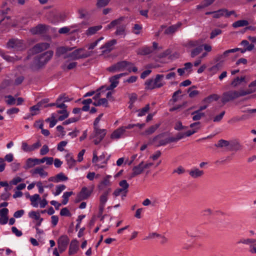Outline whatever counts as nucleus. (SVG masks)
<instances>
[{
  "mask_svg": "<svg viewBox=\"0 0 256 256\" xmlns=\"http://www.w3.org/2000/svg\"><path fill=\"white\" fill-rule=\"evenodd\" d=\"M6 45L8 48H12L16 50H21L24 48L22 40L14 38L10 39Z\"/></svg>",
  "mask_w": 256,
  "mask_h": 256,
  "instance_id": "9",
  "label": "nucleus"
},
{
  "mask_svg": "<svg viewBox=\"0 0 256 256\" xmlns=\"http://www.w3.org/2000/svg\"><path fill=\"white\" fill-rule=\"evenodd\" d=\"M110 177V176L108 175L104 178L102 181L100 182L98 186V188L100 190H102L106 186L110 185V182L109 180Z\"/></svg>",
  "mask_w": 256,
  "mask_h": 256,
  "instance_id": "17",
  "label": "nucleus"
},
{
  "mask_svg": "<svg viewBox=\"0 0 256 256\" xmlns=\"http://www.w3.org/2000/svg\"><path fill=\"white\" fill-rule=\"evenodd\" d=\"M40 106H38V104L31 106L30 108V110L31 112V116H36L39 114L40 112Z\"/></svg>",
  "mask_w": 256,
  "mask_h": 256,
  "instance_id": "52",
  "label": "nucleus"
},
{
  "mask_svg": "<svg viewBox=\"0 0 256 256\" xmlns=\"http://www.w3.org/2000/svg\"><path fill=\"white\" fill-rule=\"evenodd\" d=\"M160 126V124H156V125L150 126L145 130L144 134L146 135H150L153 134L158 128Z\"/></svg>",
  "mask_w": 256,
  "mask_h": 256,
  "instance_id": "43",
  "label": "nucleus"
},
{
  "mask_svg": "<svg viewBox=\"0 0 256 256\" xmlns=\"http://www.w3.org/2000/svg\"><path fill=\"white\" fill-rule=\"evenodd\" d=\"M118 79V76L116 74L110 78V82H111V84L106 88V90H112L116 88L119 83Z\"/></svg>",
  "mask_w": 256,
  "mask_h": 256,
  "instance_id": "19",
  "label": "nucleus"
},
{
  "mask_svg": "<svg viewBox=\"0 0 256 256\" xmlns=\"http://www.w3.org/2000/svg\"><path fill=\"white\" fill-rule=\"evenodd\" d=\"M255 91V90H252V89H249L246 90H240L239 92L236 90H230L223 93L221 100L223 104H225L240 96L250 94Z\"/></svg>",
  "mask_w": 256,
  "mask_h": 256,
  "instance_id": "2",
  "label": "nucleus"
},
{
  "mask_svg": "<svg viewBox=\"0 0 256 256\" xmlns=\"http://www.w3.org/2000/svg\"><path fill=\"white\" fill-rule=\"evenodd\" d=\"M230 142L229 141L222 139L219 140L216 144H215V146L217 148H226L228 150Z\"/></svg>",
  "mask_w": 256,
  "mask_h": 256,
  "instance_id": "33",
  "label": "nucleus"
},
{
  "mask_svg": "<svg viewBox=\"0 0 256 256\" xmlns=\"http://www.w3.org/2000/svg\"><path fill=\"white\" fill-rule=\"evenodd\" d=\"M203 50V46L202 44L199 46L192 49L190 52V56L192 58L196 57L198 56L202 52Z\"/></svg>",
  "mask_w": 256,
  "mask_h": 256,
  "instance_id": "32",
  "label": "nucleus"
},
{
  "mask_svg": "<svg viewBox=\"0 0 256 256\" xmlns=\"http://www.w3.org/2000/svg\"><path fill=\"white\" fill-rule=\"evenodd\" d=\"M30 173L32 176H35L37 174H38L42 177L46 176L48 175L46 172L44 171L42 168L40 167H37L34 169L30 170Z\"/></svg>",
  "mask_w": 256,
  "mask_h": 256,
  "instance_id": "15",
  "label": "nucleus"
},
{
  "mask_svg": "<svg viewBox=\"0 0 256 256\" xmlns=\"http://www.w3.org/2000/svg\"><path fill=\"white\" fill-rule=\"evenodd\" d=\"M56 18H54V19L52 20V22H56L59 21H64L65 20L66 18V15L64 13L58 12H57Z\"/></svg>",
  "mask_w": 256,
  "mask_h": 256,
  "instance_id": "40",
  "label": "nucleus"
},
{
  "mask_svg": "<svg viewBox=\"0 0 256 256\" xmlns=\"http://www.w3.org/2000/svg\"><path fill=\"white\" fill-rule=\"evenodd\" d=\"M142 29V26L141 25L138 24H135L132 28V32H134L136 34H138L140 32V30Z\"/></svg>",
  "mask_w": 256,
  "mask_h": 256,
  "instance_id": "60",
  "label": "nucleus"
},
{
  "mask_svg": "<svg viewBox=\"0 0 256 256\" xmlns=\"http://www.w3.org/2000/svg\"><path fill=\"white\" fill-rule=\"evenodd\" d=\"M222 68V64L219 62L212 66L209 68V71L212 73V74H216Z\"/></svg>",
  "mask_w": 256,
  "mask_h": 256,
  "instance_id": "46",
  "label": "nucleus"
},
{
  "mask_svg": "<svg viewBox=\"0 0 256 256\" xmlns=\"http://www.w3.org/2000/svg\"><path fill=\"white\" fill-rule=\"evenodd\" d=\"M83 50V48L77 49L72 52L64 56V59L70 58L71 60H76L80 58H86L90 56V54L87 53L82 54V52Z\"/></svg>",
  "mask_w": 256,
  "mask_h": 256,
  "instance_id": "6",
  "label": "nucleus"
},
{
  "mask_svg": "<svg viewBox=\"0 0 256 256\" xmlns=\"http://www.w3.org/2000/svg\"><path fill=\"white\" fill-rule=\"evenodd\" d=\"M182 92L180 90H178L175 92L172 96V99L170 100L169 103L172 104H174L175 102H176L178 100V94H180Z\"/></svg>",
  "mask_w": 256,
  "mask_h": 256,
  "instance_id": "47",
  "label": "nucleus"
},
{
  "mask_svg": "<svg viewBox=\"0 0 256 256\" xmlns=\"http://www.w3.org/2000/svg\"><path fill=\"white\" fill-rule=\"evenodd\" d=\"M119 185L122 187L121 188L124 190V196H126L128 192V188L129 187V184L127 182L126 180H122L119 182Z\"/></svg>",
  "mask_w": 256,
  "mask_h": 256,
  "instance_id": "39",
  "label": "nucleus"
},
{
  "mask_svg": "<svg viewBox=\"0 0 256 256\" xmlns=\"http://www.w3.org/2000/svg\"><path fill=\"white\" fill-rule=\"evenodd\" d=\"M126 26L125 25H120L117 27L116 30L115 32V34L116 36H125V30H126Z\"/></svg>",
  "mask_w": 256,
  "mask_h": 256,
  "instance_id": "41",
  "label": "nucleus"
},
{
  "mask_svg": "<svg viewBox=\"0 0 256 256\" xmlns=\"http://www.w3.org/2000/svg\"><path fill=\"white\" fill-rule=\"evenodd\" d=\"M91 192V191L88 190L87 188L83 187L77 196V201L80 202L87 199L90 196Z\"/></svg>",
  "mask_w": 256,
  "mask_h": 256,
  "instance_id": "12",
  "label": "nucleus"
},
{
  "mask_svg": "<svg viewBox=\"0 0 256 256\" xmlns=\"http://www.w3.org/2000/svg\"><path fill=\"white\" fill-rule=\"evenodd\" d=\"M202 40H190L188 43V46L190 48L197 47L202 45Z\"/></svg>",
  "mask_w": 256,
  "mask_h": 256,
  "instance_id": "54",
  "label": "nucleus"
},
{
  "mask_svg": "<svg viewBox=\"0 0 256 256\" xmlns=\"http://www.w3.org/2000/svg\"><path fill=\"white\" fill-rule=\"evenodd\" d=\"M149 110H150V104H147L144 108H142L140 110H138V116H142L146 115V114L148 112Z\"/></svg>",
  "mask_w": 256,
  "mask_h": 256,
  "instance_id": "53",
  "label": "nucleus"
},
{
  "mask_svg": "<svg viewBox=\"0 0 256 256\" xmlns=\"http://www.w3.org/2000/svg\"><path fill=\"white\" fill-rule=\"evenodd\" d=\"M220 98V96L217 94H212L206 98L204 102L206 103L210 104L212 101H216Z\"/></svg>",
  "mask_w": 256,
  "mask_h": 256,
  "instance_id": "34",
  "label": "nucleus"
},
{
  "mask_svg": "<svg viewBox=\"0 0 256 256\" xmlns=\"http://www.w3.org/2000/svg\"><path fill=\"white\" fill-rule=\"evenodd\" d=\"M192 115L193 116V120L196 121L201 119L202 117H204L205 116V114L204 112H200L196 110L192 112Z\"/></svg>",
  "mask_w": 256,
  "mask_h": 256,
  "instance_id": "36",
  "label": "nucleus"
},
{
  "mask_svg": "<svg viewBox=\"0 0 256 256\" xmlns=\"http://www.w3.org/2000/svg\"><path fill=\"white\" fill-rule=\"evenodd\" d=\"M249 24V22L247 20H239L235 22L232 24V26L234 28H238L239 27L246 26Z\"/></svg>",
  "mask_w": 256,
  "mask_h": 256,
  "instance_id": "26",
  "label": "nucleus"
},
{
  "mask_svg": "<svg viewBox=\"0 0 256 256\" xmlns=\"http://www.w3.org/2000/svg\"><path fill=\"white\" fill-rule=\"evenodd\" d=\"M60 214L62 216H71V214L70 210L66 208H62L60 212Z\"/></svg>",
  "mask_w": 256,
  "mask_h": 256,
  "instance_id": "63",
  "label": "nucleus"
},
{
  "mask_svg": "<svg viewBox=\"0 0 256 256\" xmlns=\"http://www.w3.org/2000/svg\"><path fill=\"white\" fill-rule=\"evenodd\" d=\"M129 66H133V64L126 60H123L112 65L108 67L107 70L110 72H115L124 70Z\"/></svg>",
  "mask_w": 256,
  "mask_h": 256,
  "instance_id": "5",
  "label": "nucleus"
},
{
  "mask_svg": "<svg viewBox=\"0 0 256 256\" xmlns=\"http://www.w3.org/2000/svg\"><path fill=\"white\" fill-rule=\"evenodd\" d=\"M50 47V44L47 42L38 43L34 46L32 48L29 50L30 54H34L46 50Z\"/></svg>",
  "mask_w": 256,
  "mask_h": 256,
  "instance_id": "7",
  "label": "nucleus"
},
{
  "mask_svg": "<svg viewBox=\"0 0 256 256\" xmlns=\"http://www.w3.org/2000/svg\"><path fill=\"white\" fill-rule=\"evenodd\" d=\"M41 163H44L43 158L42 159L28 158L26 160V164L24 166V168L25 170H28L36 165L40 164Z\"/></svg>",
  "mask_w": 256,
  "mask_h": 256,
  "instance_id": "11",
  "label": "nucleus"
},
{
  "mask_svg": "<svg viewBox=\"0 0 256 256\" xmlns=\"http://www.w3.org/2000/svg\"><path fill=\"white\" fill-rule=\"evenodd\" d=\"M72 100V99L69 98L68 96H66L65 94H60L58 98L56 100V102H68Z\"/></svg>",
  "mask_w": 256,
  "mask_h": 256,
  "instance_id": "49",
  "label": "nucleus"
},
{
  "mask_svg": "<svg viewBox=\"0 0 256 256\" xmlns=\"http://www.w3.org/2000/svg\"><path fill=\"white\" fill-rule=\"evenodd\" d=\"M38 123H40V126H39V128L41 130L42 134L45 136H48L50 134L49 130L43 128V121L42 120H38L36 121L35 123L34 124V126L36 127L38 126L36 124Z\"/></svg>",
  "mask_w": 256,
  "mask_h": 256,
  "instance_id": "29",
  "label": "nucleus"
},
{
  "mask_svg": "<svg viewBox=\"0 0 256 256\" xmlns=\"http://www.w3.org/2000/svg\"><path fill=\"white\" fill-rule=\"evenodd\" d=\"M164 74H156L154 79H148L144 82L146 90H152L157 88H160L165 84L163 80Z\"/></svg>",
  "mask_w": 256,
  "mask_h": 256,
  "instance_id": "3",
  "label": "nucleus"
},
{
  "mask_svg": "<svg viewBox=\"0 0 256 256\" xmlns=\"http://www.w3.org/2000/svg\"><path fill=\"white\" fill-rule=\"evenodd\" d=\"M72 194V192H64L62 196L63 200L62 201V204L64 205L66 204L68 201L69 197L71 196Z\"/></svg>",
  "mask_w": 256,
  "mask_h": 256,
  "instance_id": "50",
  "label": "nucleus"
},
{
  "mask_svg": "<svg viewBox=\"0 0 256 256\" xmlns=\"http://www.w3.org/2000/svg\"><path fill=\"white\" fill-rule=\"evenodd\" d=\"M111 192V188H109L106 190L104 192L100 198V206H104L105 204L108 200V196Z\"/></svg>",
  "mask_w": 256,
  "mask_h": 256,
  "instance_id": "20",
  "label": "nucleus"
},
{
  "mask_svg": "<svg viewBox=\"0 0 256 256\" xmlns=\"http://www.w3.org/2000/svg\"><path fill=\"white\" fill-rule=\"evenodd\" d=\"M80 120V117L78 118H68V120H65L62 122V124L67 125L70 123L78 121Z\"/></svg>",
  "mask_w": 256,
  "mask_h": 256,
  "instance_id": "62",
  "label": "nucleus"
},
{
  "mask_svg": "<svg viewBox=\"0 0 256 256\" xmlns=\"http://www.w3.org/2000/svg\"><path fill=\"white\" fill-rule=\"evenodd\" d=\"M116 40L115 39L112 40L108 42H106L103 46L100 48V49L103 50L105 48V50H103L104 52H110L112 50V46L116 44Z\"/></svg>",
  "mask_w": 256,
  "mask_h": 256,
  "instance_id": "18",
  "label": "nucleus"
},
{
  "mask_svg": "<svg viewBox=\"0 0 256 256\" xmlns=\"http://www.w3.org/2000/svg\"><path fill=\"white\" fill-rule=\"evenodd\" d=\"M226 12V8L220 9L216 11H214V15L212 17L215 18H218L222 16H225V13Z\"/></svg>",
  "mask_w": 256,
  "mask_h": 256,
  "instance_id": "38",
  "label": "nucleus"
},
{
  "mask_svg": "<svg viewBox=\"0 0 256 256\" xmlns=\"http://www.w3.org/2000/svg\"><path fill=\"white\" fill-rule=\"evenodd\" d=\"M181 24L176 25H173L168 27L164 31V34H172L174 33L177 29L180 26Z\"/></svg>",
  "mask_w": 256,
  "mask_h": 256,
  "instance_id": "35",
  "label": "nucleus"
},
{
  "mask_svg": "<svg viewBox=\"0 0 256 256\" xmlns=\"http://www.w3.org/2000/svg\"><path fill=\"white\" fill-rule=\"evenodd\" d=\"M110 0H98L96 6L98 8H102L108 4Z\"/></svg>",
  "mask_w": 256,
  "mask_h": 256,
  "instance_id": "58",
  "label": "nucleus"
},
{
  "mask_svg": "<svg viewBox=\"0 0 256 256\" xmlns=\"http://www.w3.org/2000/svg\"><path fill=\"white\" fill-rule=\"evenodd\" d=\"M46 30V26L43 24H38L35 28L31 30L33 34H42L45 32Z\"/></svg>",
  "mask_w": 256,
  "mask_h": 256,
  "instance_id": "25",
  "label": "nucleus"
},
{
  "mask_svg": "<svg viewBox=\"0 0 256 256\" xmlns=\"http://www.w3.org/2000/svg\"><path fill=\"white\" fill-rule=\"evenodd\" d=\"M68 142L66 141H62L58 144L57 149L60 152H62L64 150V147L66 146Z\"/></svg>",
  "mask_w": 256,
  "mask_h": 256,
  "instance_id": "64",
  "label": "nucleus"
},
{
  "mask_svg": "<svg viewBox=\"0 0 256 256\" xmlns=\"http://www.w3.org/2000/svg\"><path fill=\"white\" fill-rule=\"evenodd\" d=\"M144 170L143 168V161L142 162L139 164L134 166L132 168V172H134V175H139L141 174Z\"/></svg>",
  "mask_w": 256,
  "mask_h": 256,
  "instance_id": "28",
  "label": "nucleus"
},
{
  "mask_svg": "<svg viewBox=\"0 0 256 256\" xmlns=\"http://www.w3.org/2000/svg\"><path fill=\"white\" fill-rule=\"evenodd\" d=\"M29 216L31 218H34L36 220H40V216L38 212H36L34 211H32L29 213Z\"/></svg>",
  "mask_w": 256,
  "mask_h": 256,
  "instance_id": "61",
  "label": "nucleus"
},
{
  "mask_svg": "<svg viewBox=\"0 0 256 256\" xmlns=\"http://www.w3.org/2000/svg\"><path fill=\"white\" fill-rule=\"evenodd\" d=\"M73 48L61 46L58 48L56 52V56L60 57V56L66 54L67 52L71 51L73 50Z\"/></svg>",
  "mask_w": 256,
  "mask_h": 256,
  "instance_id": "21",
  "label": "nucleus"
},
{
  "mask_svg": "<svg viewBox=\"0 0 256 256\" xmlns=\"http://www.w3.org/2000/svg\"><path fill=\"white\" fill-rule=\"evenodd\" d=\"M247 118H248V116L246 115H242V116H240V117L235 116V117L232 118L230 120L228 121V122L229 124H234L240 121H242V120H245Z\"/></svg>",
  "mask_w": 256,
  "mask_h": 256,
  "instance_id": "37",
  "label": "nucleus"
},
{
  "mask_svg": "<svg viewBox=\"0 0 256 256\" xmlns=\"http://www.w3.org/2000/svg\"><path fill=\"white\" fill-rule=\"evenodd\" d=\"M152 48L150 47L144 46L139 49L138 54L141 55H146L152 52Z\"/></svg>",
  "mask_w": 256,
  "mask_h": 256,
  "instance_id": "42",
  "label": "nucleus"
},
{
  "mask_svg": "<svg viewBox=\"0 0 256 256\" xmlns=\"http://www.w3.org/2000/svg\"><path fill=\"white\" fill-rule=\"evenodd\" d=\"M256 242V240L252 239V238H247V239H241L238 242V244H250L254 243Z\"/></svg>",
  "mask_w": 256,
  "mask_h": 256,
  "instance_id": "56",
  "label": "nucleus"
},
{
  "mask_svg": "<svg viewBox=\"0 0 256 256\" xmlns=\"http://www.w3.org/2000/svg\"><path fill=\"white\" fill-rule=\"evenodd\" d=\"M92 104L96 106H100L101 105H104L105 106H108V100L106 98H100L98 102H95L92 103Z\"/></svg>",
  "mask_w": 256,
  "mask_h": 256,
  "instance_id": "45",
  "label": "nucleus"
},
{
  "mask_svg": "<svg viewBox=\"0 0 256 256\" xmlns=\"http://www.w3.org/2000/svg\"><path fill=\"white\" fill-rule=\"evenodd\" d=\"M70 239L66 235L60 236L58 242V248L60 253L63 252L67 248Z\"/></svg>",
  "mask_w": 256,
  "mask_h": 256,
  "instance_id": "8",
  "label": "nucleus"
},
{
  "mask_svg": "<svg viewBox=\"0 0 256 256\" xmlns=\"http://www.w3.org/2000/svg\"><path fill=\"white\" fill-rule=\"evenodd\" d=\"M124 129L122 127H120L116 130H114V132L110 136V138L112 139L120 138L124 134Z\"/></svg>",
  "mask_w": 256,
  "mask_h": 256,
  "instance_id": "22",
  "label": "nucleus"
},
{
  "mask_svg": "<svg viewBox=\"0 0 256 256\" xmlns=\"http://www.w3.org/2000/svg\"><path fill=\"white\" fill-rule=\"evenodd\" d=\"M66 188V186L64 184H60L56 186V192L53 194L56 196H58L62 192V191L65 190Z\"/></svg>",
  "mask_w": 256,
  "mask_h": 256,
  "instance_id": "55",
  "label": "nucleus"
},
{
  "mask_svg": "<svg viewBox=\"0 0 256 256\" xmlns=\"http://www.w3.org/2000/svg\"><path fill=\"white\" fill-rule=\"evenodd\" d=\"M102 28L101 25L90 27L86 32V34L88 36L93 35Z\"/></svg>",
  "mask_w": 256,
  "mask_h": 256,
  "instance_id": "24",
  "label": "nucleus"
},
{
  "mask_svg": "<svg viewBox=\"0 0 256 256\" xmlns=\"http://www.w3.org/2000/svg\"><path fill=\"white\" fill-rule=\"evenodd\" d=\"M53 54L52 50H48L36 56L30 66V68L36 71L42 68L52 58Z\"/></svg>",
  "mask_w": 256,
  "mask_h": 256,
  "instance_id": "1",
  "label": "nucleus"
},
{
  "mask_svg": "<svg viewBox=\"0 0 256 256\" xmlns=\"http://www.w3.org/2000/svg\"><path fill=\"white\" fill-rule=\"evenodd\" d=\"M188 174L192 178H198L203 176L204 172L198 168H194L188 171Z\"/></svg>",
  "mask_w": 256,
  "mask_h": 256,
  "instance_id": "14",
  "label": "nucleus"
},
{
  "mask_svg": "<svg viewBox=\"0 0 256 256\" xmlns=\"http://www.w3.org/2000/svg\"><path fill=\"white\" fill-rule=\"evenodd\" d=\"M67 164L70 168H72L76 164V161L70 154L66 155Z\"/></svg>",
  "mask_w": 256,
  "mask_h": 256,
  "instance_id": "30",
  "label": "nucleus"
},
{
  "mask_svg": "<svg viewBox=\"0 0 256 256\" xmlns=\"http://www.w3.org/2000/svg\"><path fill=\"white\" fill-rule=\"evenodd\" d=\"M56 14H57V10H54L52 11L49 12L47 14L46 16H47L48 18L50 19V20H51V22H52V20L53 19H54V18H56Z\"/></svg>",
  "mask_w": 256,
  "mask_h": 256,
  "instance_id": "57",
  "label": "nucleus"
},
{
  "mask_svg": "<svg viewBox=\"0 0 256 256\" xmlns=\"http://www.w3.org/2000/svg\"><path fill=\"white\" fill-rule=\"evenodd\" d=\"M4 98H8V100H6V104L8 105L12 106V105H14L16 104V100L12 96H11V95L6 96H4Z\"/></svg>",
  "mask_w": 256,
  "mask_h": 256,
  "instance_id": "51",
  "label": "nucleus"
},
{
  "mask_svg": "<svg viewBox=\"0 0 256 256\" xmlns=\"http://www.w3.org/2000/svg\"><path fill=\"white\" fill-rule=\"evenodd\" d=\"M124 19V17L122 16L120 18L112 20L110 24L107 26L106 28L110 29L116 26L119 25L121 24L122 22Z\"/></svg>",
  "mask_w": 256,
  "mask_h": 256,
  "instance_id": "31",
  "label": "nucleus"
},
{
  "mask_svg": "<svg viewBox=\"0 0 256 256\" xmlns=\"http://www.w3.org/2000/svg\"><path fill=\"white\" fill-rule=\"evenodd\" d=\"M165 136L166 134L164 133H162L153 138L152 142L156 146L158 147L162 146H164L168 144L167 138H166Z\"/></svg>",
  "mask_w": 256,
  "mask_h": 256,
  "instance_id": "10",
  "label": "nucleus"
},
{
  "mask_svg": "<svg viewBox=\"0 0 256 256\" xmlns=\"http://www.w3.org/2000/svg\"><path fill=\"white\" fill-rule=\"evenodd\" d=\"M78 250V241L76 240H72L68 250V254L72 255L75 254Z\"/></svg>",
  "mask_w": 256,
  "mask_h": 256,
  "instance_id": "16",
  "label": "nucleus"
},
{
  "mask_svg": "<svg viewBox=\"0 0 256 256\" xmlns=\"http://www.w3.org/2000/svg\"><path fill=\"white\" fill-rule=\"evenodd\" d=\"M222 32V31L221 30L218 29V28L214 29V30H212V32L210 33V39L214 38L217 36L221 34Z\"/></svg>",
  "mask_w": 256,
  "mask_h": 256,
  "instance_id": "59",
  "label": "nucleus"
},
{
  "mask_svg": "<svg viewBox=\"0 0 256 256\" xmlns=\"http://www.w3.org/2000/svg\"><path fill=\"white\" fill-rule=\"evenodd\" d=\"M68 180V178L65 176L64 173L60 172L54 176H51L49 178L48 181L58 183L61 182L66 181Z\"/></svg>",
  "mask_w": 256,
  "mask_h": 256,
  "instance_id": "13",
  "label": "nucleus"
},
{
  "mask_svg": "<svg viewBox=\"0 0 256 256\" xmlns=\"http://www.w3.org/2000/svg\"><path fill=\"white\" fill-rule=\"evenodd\" d=\"M200 122H194V123H192V124H190V127L191 128H194V126H198V127L196 130H189L186 132H184V134L185 136H190L191 135H192L194 134L196 132H197L198 130H199L200 128Z\"/></svg>",
  "mask_w": 256,
  "mask_h": 256,
  "instance_id": "23",
  "label": "nucleus"
},
{
  "mask_svg": "<svg viewBox=\"0 0 256 256\" xmlns=\"http://www.w3.org/2000/svg\"><path fill=\"white\" fill-rule=\"evenodd\" d=\"M245 80L244 76H242L240 78L236 77L234 78L231 82V85L234 87H236L240 84V83L244 82Z\"/></svg>",
  "mask_w": 256,
  "mask_h": 256,
  "instance_id": "48",
  "label": "nucleus"
},
{
  "mask_svg": "<svg viewBox=\"0 0 256 256\" xmlns=\"http://www.w3.org/2000/svg\"><path fill=\"white\" fill-rule=\"evenodd\" d=\"M106 134V129H100L99 128H94L93 132L90 136V139H94V144H98L104 138Z\"/></svg>",
  "mask_w": 256,
  "mask_h": 256,
  "instance_id": "4",
  "label": "nucleus"
},
{
  "mask_svg": "<svg viewBox=\"0 0 256 256\" xmlns=\"http://www.w3.org/2000/svg\"><path fill=\"white\" fill-rule=\"evenodd\" d=\"M242 146L237 141H231L230 142V146L228 150L232 151V150H240Z\"/></svg>",
  "mask_w": 256,
  "mask_h": 256,
  "instance_id": "27",
  "label": "nucleus"
},
{
  "mask_svg": "<svg viewBox=\"0 0 256 256\" xmlns=\"http://www.w3.org/2000/svg\"><path fill=\"white\" fill-rule=\"evenodd\" d=\"M30 200L32 202V204L34 207H37L38 206V203L36 201L40 200V196L38 194H35L32 196H30Z\"/></svg>",
  "mask_w": 256,
  "mask_h": 256,
  "instance_id": "44",
  "label": "nucleus"
}]
</instances>
